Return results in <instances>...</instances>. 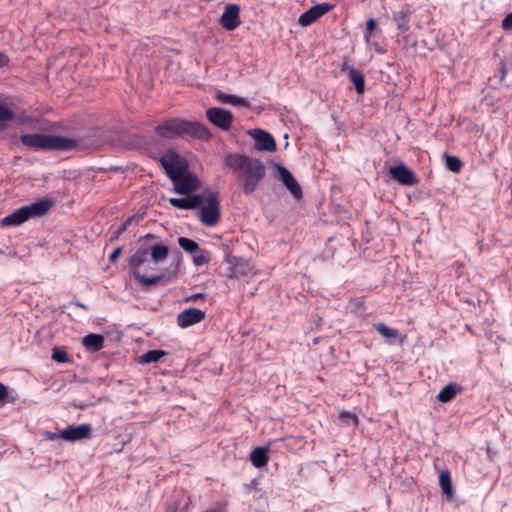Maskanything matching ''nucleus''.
<instances>
[{
	"label": "nucleus",
	"mask_w": 512,
	"mask_h": 512,
	"mask_svg": "<svg viewBox=\"0 0 512 512\" xmlns=\"http://www.w3.org/2000/svg\"><path fill=\"white\" fill-rule=\"evenodd\" d=\"M122 253V247H117L114 249V251L109 255V261L110 262H115L118 257L121 255Z\"/></svg>",
	"instance_id": "obj_42"
},
{
	"label": "nucleus",
	"mask_w": 512,
	"mask_h": 512,
	"mask_svg": "<svg viewBox=\"0 0 512 512\" xmlns=\"http://www.w3.org/2000/svg\"><path fill=\"white\" fill-rule=\"evenodd\" d=\"M506 74H507L506 65H505L504 61L501 60L500 61V76H499L500 82H502L505 79Z\"/></svg>",
	"instance_id": "obj_43"
},
{
	"label": "nucleus",
	"mask_w": 512,
	"mask_h": 512,
	"mask_svg": "<svg viewBox=\"0 0 512 512\" xmlns=\"http://www.w3.org/2000/svg\"><path fill=\"white\" fill-rule=\"evenodd\" d=\"M51 199H43L30 205L23 206L29 219L45 215L53 206Z\"/></svg>",
	"instance_id": "obj_17"
},
{
	"label": "nucleus",
	"mask_w": 512,
	"mask_h": 512,
	"mask_svg": "<svg viewBox=\"0 0 512 512\" xmlns=\"http://www.w3.org/2000/svg\"><path fill=\"white\" fill-rule=\"evenodd\" d=\"M169 254V248L168 246L164 244H154L151 247V251L149 253V256L151 260L155 263H161L166 260Z\"/></svg>",
	"instance_id": "obj_26"
},
{
	"label": "nucleus",
	"mask_w": 512,
	"mask_h": 512,
	"mask_svg": "<svg viewBox=\"0 0 512 512\" xmlns=\"http://www.w3.org/2000/svg\"><path fill=\"white\" fill-rule=\"evenodd\" d=\"M339 419L348 425H350V424L354 425V426L358 425L357 415L350 411L344 410V411L340 412Z\"/></svg>",
	"instance_id": "obj_38"
},
{
	"label": "nucleus",
	"mask_w": 512,
	"mask_h": 512,
	"mask_svg": "<svg viewBox=\"0 0 512 512\" xmlns=\"http://www.w3.org/2000/svg\"><path fill=\"white\" fill-rule=\"evenodd\" d=\"M268 449L266 447H256L250 453V461L256 468H262L268 463Z\"/></svg>",
	"instance_id": "obj_23"
},
{
	"label": "nucleus",
	"mask_w": 512,
	"mask_h": 512,
	"mask_svg": "<svg viewBox=\"0 0 512 512\" xmlns=\"http://www.w3.org/2000/svg\"><path fill=\"white\" fill-rule=\"evenodd\" d=\"M221 26L227 31H233L241 24L240 8L237 4H228L220 17Z\"/></svg>",
	"instance_id": "obj_11"
},
{
	"label": "nucleus",
	"mask_w": 512,
	"mask_h": 512,
	"mask_svg": "<svg viewBox=\"0 0 512 512\" xmlns=\"http://www.w3.org/2000/svg\"><path fill=\"white\" fill-rule=\"evenodd\" d=\"M224 165L232 171L245 195L253 194L266 175L265 164L246 154L228 153Z\"/></svg>",
	"instance_id": "obj_1"
},
{
	"label": "nucleus",
	"mask_w": 512,
	"mask_h": 512,
	"mask_svg": "<svg viewBox=\"0 0 512 512\" xmlns=\"http://www.w3.org/2000/svg\"><path fill=\"white\" fill-rule=\"evenodd\" d=\"M439 485L442 489V492L447 497L453 496L452 480H451L450 472L448 470H444L440 473Z\"/></svg>",
	"instance_id": "obj_28"
},
{
	"label": "nucleus",
	"mask_w": 512,
	"mask_h": 512,
	"mask_svg": "<svg viewBox=\"0 0 512 512\" xmlns=\"http://www.w3.org/2000/svg\"><path fill=\"white\" fill-rule=\"evenodd\" d=\"M81 342L87 351L97 352L104 347L105 338L101 334L90 333L84 336Z\"/></svg>",
	"instance_id": "obj_20"
},
{
	"label": "nucleus",
	"mask_w": 512,
	"mask_h": 512,
	"mask_svg": "<svg viewBox=\"0 0 512 512\" xmlns=\"http://www.w3.org/2000/svg\"><path fill=\"white\" fill-rule=\"evenodd\" d=\"M51 358L57 363H67L70 361L67 351L59 347L53 348Z\"/></svg>",
	"instance_id": "obj_37"
},
{
	"label": "nucleus",
	"mask_w": 512,
	"mask_h": 512,
	"mask_svg": "<svg viewBox=\"0 0 512 512\" xmlns=\"http://www.w3.org/2000/svg\"><path fill=\"white\" fill-rule=\"evenodd\" d=\"M92 427L84 423L80 425H70L59 433L61 439L69 442H75L89 437Z\"/></svg>",
	"instance_id": "obj_12"
},
{
	"label": "nucleus",
	"mask_w": 512,
	"mask_h": 512,
	"mask_svg": "<svg viewBox=\"0 0 512 512\" xmlns=\"http://www.w3.org/2000/svg\"><path fill=\"white\" fill-rule=\"evenodd\" d=\"M204 203L200 208V221L207 227L216 225L221 217L218 192L206 189L203 193Z\"/></svg>",
	"instance_id": "obj_4"
},
{
	"label": "nucleus",
	"mask_w": 512,
	"mask_h": 512,
	"mask_svg": "<svg viewBox=\"0 0 512 512\" xmlns=\"http://www.w3.org/2000/svg\"><path fill=\"white\" fill-rule=\"evenodd\" d=\"M186 172H188L187 165L184 162H180L176 166H173L170 170L166 171V174L174 184Z\"/></svg>",
	"instance_id": "obj_31"
},
{
	"label": "nucleus",
	"mask_w": 512,
	"mask_h": 512,
	"mask_svg": "<svg viewBox=\"0 0 512 512\" xmlns=\"http://www.w3.org/2000/svg\"><path fill=\"white\" fill-rule=\"evenodd\" d=\"M390 177L404 186H413L419 183L417 175L404 163L389 168Z\"/></svg>",
	"instance_id": "obj_8"
},
{
	"label": "nucleus",
	"mask_w": 512,
	"mask_h": 512,
	"mask_svg": "<svg viewBox=\"0 0 512 512\" xmlns=\"http://www.w3.org/2000/svg\"><path fill=\"white\" fill-rule=\"evenodd\" d=\"M375 329L379 334L388 339H397L400 337V333L397 329L391 328L384 323L375 324Z\"/></svg>",
	"instance_id": "obj_32"
},
{
	"label": "nucleus",
	"mask_w": 512,
	"mask_h": 512,
	"mask_svg": "<svg viewBox=\"0 0 512 512\" xmlns=\"http://www.w3.org/2000/svg\"><path fill=\"white\" fill-rule=\"evenodd\" d=\"M205 318V312L198 308H188L177 315V325L180 328H188L201 322Z\"/></svg>",
	"instance_id": "obj_15"
},
{
	"label": "nucleus",
	"mask_w": 512,
	"mask_h": 512,
	"mask_svg": "<svg viewBox=\"0 0 512 512\" xmlns=\"http://www.w3.org/2000/svg\"><path fill=\"white\" fill-rule=\"evenodd\" d=\"M154 131L163 139H175L188 135L194 139L208 141L212 137L209 128L205 124L178 117L166 120L164 123L156 126Z\"/></svg>",
	"instance_id": "obj_2"
},
{
	"label": "nucleus",
	"mask_w": 512,
	"mask_h": 512,
	"mask_svg": "<svg viewBox=\"0 0 512 512\" xmlns=\"http://www.w3.org/2000/svg\"><path fill=\"white\" fill-rule=\"evenodd\" d=\"M20 142L35 151H69L78 146V140L74 138L38 133L22 134Z\"/></svg>",
	"instance_id": "obj_3"
},
{
	"label": "nucleus",
	"mask_w": 512,
	"mask_h": 512,
	"mask_svg": "<svg viewBox=\"0 0 512 512\" xmlns=\"http://www.w3.org/2000/svg\"><path fill=\"white\" fill-rule=\"evenodd\" d=\"M193 263L196 266H202L204 264H207L210 261V255L207 251L198 248L197 252H194L193 254Z\"/></svg>",
	"instance_id": "obj_36"
},
{
	"label": "nucleus",
	"mask_w": 512,
	"mask_h": 512,
	"mask_svg": "<svg viewBox=\"0 0 512 512\" xmlns=\"http://www.w3.org/2000/svg\"><path fill=\"white\" fill-rule=\"evenodd\" d=\"M205 295L203 293H195L186 298V301L196 302L199 299H203Z\"/></svg>",
	"instance_id": "obj_45"
},
{
	"label": "nucleus",
	"mask_w": 512,
	"mask_h": 512,
	"mask_svg": "<svg viewBox=\"0 0 512 512\" xmlns=\"http://www.w3.org/2000/svg\"><path fill=\"white\" fill-rule=\"evenodd\" d=\"M207 120L215 127L228 131L232 126L233 114L231 111L220 107H211L206 110Z\"/></svg>",
	"instance_id": "obj_6"
},
{
	"label": "nucleus",
	"mask_w": 512,
	"mask_h": 512,
	"mask_svg": "<svg viewBox=\"0 0 512 512\" xmlns=\"http://www.w3.org/2000/svg\"><path fill=\"white\" fill-rule=\"evenodd\" d=\"M169 203L177 209L195 210L200 208L204 203V196L203 194H194L183 198H170Z\"/></svg>",
	"instance_id": "obj_16"
},
{
	"label": "nucleus",
	"mask_w": 512,
	"mask_h": 512,
	"mask_svg": "<svg viewBox=\"0 0 512 512\" xmlns=\"http://www.w3.org/2000/svg\"><path fill=\"white\" fill-rule=\"evenodd\" d=\"M143 219V216L140 214H133L132 216L128 217L126 220L123 221V223L117 228L115 231V239H118L120 235H122L126 229L134 222L136 221V224L139 223Z\"/></svg>",
	"instance_id": "obj_34"
},
{
	"label": "nucleus",
	"mask_w": 512,
	"mask_h": 512,
	"mask_svg": "<svg viewBox=\"0 0 512 512\" xmlns=\"http://www.w3.org/2000/svg\"><path fill=\"white\" fill-rule=\"evenodd\" d=\"M178 244L184 251L190 254L197 252L199 248V245L196 241L187 237H179Z\"/></svg>",
	"instance_id": "obj_35"
},
{
	"label": "nucleus",
	"mask_w": 512,
	"mask_h": 512,
	"mask_svg": "<svg viewBox=\"0 0 512 512\" xmlns=\"http://www.w3.org/2000/svg\"><path fill=\"white\" fill-rule=\"evenodd\" d=\"M28 220L29 218L27 216L26 210L24 209V207H21L12 212L11 214L5 216L2 219V225L7 227H16Z\"/></svg>",
	"instance_id": "obj_21"
},
{
	"label": "nucleus",
	"mask_w": 512,
	"mask_h": 512,
	"mask_svg": "<svg viewBox=\"0 0 512 512\" xmlns=\"http://www.w3.org/2000/svg\"><path fill=\"white\" fill-rule=\"evenodd\" d=\"M347 69L349 78L351 82L354 84L356 92L358 94H362L365 90L364 75L353 66H348Z\"/></svg>",
	"instance_id": "obj_24"
},
{
	"label": "nucleus",
	"mask_w": 512,
	"mask_h": 512,
	"mask_svg": "<svg viewBox=\"0 0 512 512\" xmlns=\"http://www.w3.org/2000/svg\"><path fill=\"white\" fill-rule=\"evenodd\" d=\"M250 135L254 139V148L256 150L268 152L276 150V142L270 133L261 129H253Z\"/></svg>",
	"instance_id": "obj_13"
},
{
	"label": "nucleus",
	"mask_w": 512,
	"mask_h": 512,
	"mask_svg": "<svg viewBox=\"0 0 512 512\" xmlns=\"http://www.w3.org/2000/svg\"><path fill=\"white\" fill-rule=\"evenodd\" d=\"M57 438H60L59 434H55V433H50L48 436H47V439L49 440H55Z\"/></svg>",
	"instance_id": "obj_47"
},
{
	"label": "nucleus",
	"mask_w": 512,
	"mask_h": 512,
	"mask_svg": "<svg viewBox=\"0 0 512 512\" xmlns=\"http://www.w3.org/2000/svg\"><path fill=\"white\" fill-rule=\"evenodd\" d=\"M333 8L334 5L328 2L314 5L299 16L298 23L302 27H308Z\"/></svg>",
	"instance_id": "obj_9"
},
{
	"label": "nucleus",
	"mask_w": 512,
	"mask_h": 512,
	"mask_svg": "<svg viewBox=\"0 0 512 512\" xmlns=\"http://www.w3.org/2000/svg\"><path fill=\"white\" fill-rule=\"evenodd\" d=\"M227 262L229 264V274L230 278H241L244 276L253 275V267L252 265L245 260L244 258L237 256H228Z\"/></svg>",
	"instance_id": "obj_10"
},
{
	"label": "nucleus",
	"mask_w": 512,
	"mask_h": 512,
	"mask_svg": "<svg viewBox=\"0 0 512 512\" xmlns=\"http://www.w3.org/2000/svg\"><path fill=\"white\" fill-rule=\"evenodd\" d=\"M411 15L412 11L408 6L392 14V20L399 32L407 33L410 30Z\"/></svg>",
	"instance_id": "obj_18"
},
{
	"label": "nucleus",
	"mask_w": 512,
	"mask_h": 512,
	"mask_svg": "<svg viewBox=\"0 0 512 512\" xmlns=\"http://www.w3.org/2000/svg\"><path fill=\"white\" fill-rule=\"evenodd\" d=\"M275 177L283 183L296 200H300L303 197L301 186L286 167L277 164Z\"/></svg>",
	"instance_id": "obj_7"
},
{
	"label": "nucleus",
	"mask_w": 512,
	"mask_h": 512,
	"mask_svg": "<svg viewBox=\"0 0 512 512\" xmlns=\"http://www.w3.org/2000/svg\"><path fill=\"white\" fill-rule=\"evenodd\" d=\"M346 310L348 313L355 316H363L366 313L365 302L361 297L351 298L347 305Z\"/></svg>",
	"instance_id": "obj_25"
},
{
	"label": "nucleus",
	"mask_w": 512,
	"mask_h": 512,
	"mask_svg": "<svg viewBox=\"0 0 512 512\" xmlns=\"http://www.w3.org/2000/svg\"><path fill=\"white\" fill-rule=\"evenodd\" d=\"M502 28L505 31L512 30V12L509 13L502 21Z\"/></svg>",
	"instance_id": "obj_41"
},
{
	"label": "nucleus",
	"mask_w": 512,
	"mask_h": 512,
	"mask_svg": "<svg viewBox=\"0 0 512 512\" xmlns=\"http://www.w3.org/2000/svg\"><path fill=\"white\" fill-rule=\"evenodd\" d=\"M376 28V21L373 18H369L366 22V29L364 33V38L367 42L370 40V36L373 30Z\"/></svg>",
	"instance_id": "obj_40"
},
{
	"label": "nucleus",
	"mask_w": 512,
	"mask_h": 512,
	"mask_svg": "<svg viewBox=\"0 0 512 512\" xmlns=\"http://www.w3.org/2000/svg\"><path fill=\"white\" fill-rule=\"evenodd\" d=\"M198 178L191 172H186L174 183L173 191L180 195H189L199 188Z\"/></svg>",
	"instance_id": "obj_14"
},
{
	"label": "nucleus",
	"mask_w": 512,
	"mask_h": 512,
	"mask_svg": "<svg viewBox=\"0 0 512 512\" xmlns=\"http://www.w3.org/2000/svg\"><path fill=\"white\" fill-rule=\"evenodd\" d=\"M178 263L175 264V267H174V270H173V275L176 273L177 269H178Z\"/></svg>",
	"instance_id": "obj_48"
},
{
	"label": "nucleus",
	"mask_w": 512,
	"mask_h": 512,
	"mask_svg": "<svg viewBox=\"0 0 512 512\" xmlns=\"http://www.w3.org/2000/svg\"><path fill=\"white\" fill-rule=\"evenodd\" d=\"M15 117L14 111L9 107L0 104V132L8 128V123L12 122Z\"/></svg>",
	"instance_id": "obj_29"
},
{
	"label": "nucleus",
	"mask_w": 512,
	"mask_h": 512,
	"mask_svg": "<svg viewBox=\"0 0 512 512\" xmlns=\"http://www.w3.org/2000/svg\"><path fill=\"white\" fill-rule=\"evenodd\" d=\"M70 305H74V306H77V307H79V308H82V309L88 310V306H87V305H85L84 303H82V302L78 301V300H76V301H71V302H70Z\"/></svg>",
	"instance_id": "obj_46"
},
{
	"label": "nucleus",
	"mask_w": 512,
	"mask_h": 512,
	"mask_svg": "<svg viewBox=\"0 0 512 512\" xmlns=\"http://www.w3.org/2000/svg\"><path fill=\"white\" fill-rule=\"evenodd\" d=\"M182 162L181 157L174 151H168L160 158V163L165 171L170 170L173 166H176Z\"/></svg>",
	"instance_id": "obj_27"
},
{
	"label": "nucleus",
	"mask_w": 512,
	"mask_h": 512,
	"mask_svg": "<svg viewBox=\"0 0 512 512\" xmlns=\"http://www.w3.org/2000/svg\"><path fill=\"white\" fill-rule=\"evenodd\" d=\"M10 62V59L9 57L0 51V67H4V66H7Z\"/></svg>",
	"instance_id": "obj_44"
},
{
	"label": "nucleus",
	"mask_w": 512,
	"mask_h": 512,
	"mask_svg": "<svg viewBox=\"0 0 512 512\" xmlns=\"http://www.w3.org/2000/svg\"><path fill=\"white\" fill-rule=\"evenodd\" d=\"M147 237H154L152 234H145V238Z\"/></svg>",
	"instance_id": "obj_49"
},
{
	"label": "nucleus",
	"mask_w": 512,
	"mask_h": 512,
	"mask_svg": "<svg viewBox=\"0 0 512 512\" xmlns=\"http://www.w3.org/2000/svg\"><path fill=\"white\" fill-rule=\"evenodd\" d=\"M166 354L167 353L163 350H149L140 356V363L149 364L159 362Z\"/></svg>",
	"instance_id": "obj_30"
},
{
	"label": "nucleus",
	"mask_w": 512,
	"mask_h": 512,
	"mask_svg": "<svg viewBox=\"0 0 512 512\" xmlns=\"http://www.w3.org/2000/svg\"><path fill=\"white\" fill-rule=\"evenodd\" d=\"M15 398L9 397L8 387L0 382V402L1 403H13Z\"/></svg>",
	"instance_id": "obj_39"
},
{
	"label": "nucleus",
	"mask_w": 512,
	"mask_h": 512,
	"mask_svg": "<svg viewBox=\"0 0 512 512\" xmlns=\"http://www.w3.org/2000/svg\"><path fill=\"white\" fill-rule=\"evenodd\" d=\"M215 100L222 104H229L232 106H238V107H244V108H250V102L243 97L234 95V94H227L223 93L222 91L218 90L215 93Z\"/></svg>",
	"instance_id": "obj_19"
},
{
	"label": "nucleus",
	"mask_w": 512,
	"mask_h": 512,
	"mask_svg": "<svg viewBox=\"0 0 512 512\" xmlns=\"http://www.w3.org/2000/svg\"><path fill=\"white\" fill-rule=\"evenodd\" d=\"M461 390L462 387L459 384L450 382L440 390L437 399L442 403H448L452 401Z\"/></svg>",
	"instance_id": "obj_22"
},
{
	"label": "nucleus",
	"mask_w": 512,
	"mask_h": 512,
	"mask_svg": "<svg viewBox=\"0 0 512 512\" xmlns=\"http://www.w3.org/2000/svg\"><path fill=\"white\" fill-rule=\"evenodd\" d=\"M149 251L148 249L141 248L138 249L130 258L128 265L133 271V276L135 280L146 285L152 286L159 282H161L166 276L165 274H159L152 277H147L140 272V267L145 264L149 260Z\"/></svg>",
	"instance_id": "obj_5"
},
{
	"label": "nucleus",
	"mask_w": 512,
	"mask_h": 512,
	"mask_svg": "<svg viewBox=\"0 0 512 512\" xmlns=\"http://www.w3.org/2000/svg\"><path fill=\"white\" fill-rule=\"evenodd\" d=\"M445 167L454 173L460 172L462 168V162L457 156H452L447 153L444 154Z\"/></svg>",
	"instance_id": "obj_33"
}]
</instances>
